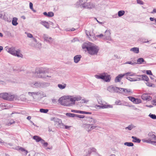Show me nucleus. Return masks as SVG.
<instances>
[{"label": "nucleus", "instance_id": "774afa93", "mask_svg": "<svg viewBox=\"0 0 156 156\" xmlns=\"http://www.w3.org/2000/svg\"><path fill=\"white\" fill-rule=\"evenodd\" d=\"M152 104L154 105H156V99L153 100Z\"/></svg>", "mask_w": 156, "mask_h": 156}, {"label": "nucleus", "instance_id": "39448f33", "mask_svg": "<svg viewBox=\"0 0 156 156\" xmlns=\"http://www.w3.org/2000/svg\"><path fill=\"white\" fill-rule=\"evenodd\" d=\"M148 136L149 137V139L148 140H146L145 142L156 145V136L155 135L152 133H149Z\"/></svg>", "mask_w": 156, "mask_h": 156}, {"label": "nucleus", "instance_id": "412c9836", "mask_svg": "<svg viewBox=\"0 0 156 156\" xmlns=\"http://www.w3.org/2000/svg\"><path fill=\"white\" fill-rule=\"evenodd\" d=\"M30 85L34 87H41V83L38 82H33L30 84Z\"/></svg>", "mask_w": 156, "mask_h": 156}, {"label": "nucleus", "instance_id": "79ce46f5", "mask_svg": "<svg viewBox=\"0 0 156 156\" xmlns=\"http://www.w3.org/2000/svg\"><path fill=\"white\" fill-rule=\"evenodd\" d=\"M128 98L131 101H132L134 103H136V100H137V99H136L134 98L131 96L128 97Z\"/></svg>", "mask_w": 156, "mask_h": 156}, {"label": "nucleus", "instance_id": "69168bd1", "mask_svg": "<svg viewBox=\"0 0 156 156\" xmlns=\"http://www.w3.org/2000/svg\"><path fill=\"white\" fill-rule=\"evenodd\" d=\"M104 36V35L102 34H101L99 35H97L96 36V37H98L99 38H101Z\"/></svg>", "mask_w": 156, "mask_h": 156}, {"label": "nucleus", "instance_id": "864d4df0", "mask_svg": "<svg viewBox=\"0 0 156 156\" xmlns=\"http://www.w3.org/2000/svg\"><path fill=\"white\" fill-rule=\"evenodd\" d=\"M54 15V14L53 12H49L48 13V17H51L53 16Z\"/></svg>", "mask_w": 156, "mask_h": 156}, {"label": "nucleus", "instance_id": "dca6fc26", "mask_svg": "<svg viewBox=\"0 0 156 156\" xmlns=\"http://www.w3.org/2000/svg\"><path fill=\"white\" fill-rule=\"evenodd\" d=\"M141 98L144 100L149 101L151 100L152 98L147 94H144L141 96Z\"/></svg>", "mask_w": 156, "mask_h": 156}, {"label": "nucleus", "instance_id": "a878e982", "mask_svg": "<svg viewBox=\"0 0 156 156\" xmlns=\"http://www.w3.org/2000/svg\"><path fill=\"white\" fill-rule=\"evenodd\" d=\"M87 8L91 9L95 7V5L92 3L89 2L87 3L86 5Z\"/></svg>", "mask_w": 156, "mask_h": 156}, {"label": "nucleus", "instance_id": "c03bdc74", "mask_svg": "<svg viewBox=\"0 0 156 156\" xmlns=\"http://www.w3.org/2000/svg\"><path fill=\"white\" fill-rule=\"evenodd\" d=\"M135 74H136L135 73H132L131 72H128L124 74L125 75V76H135Z\"/></svg>", "mask_w": 156, "mask_h": 156}, {"label": "nucleus", "instance_id": "58836bf2", "mask_svg": "<svg viewBox=\"0 0 156 156\" xmlns=\"http://www.w3.org/2000/svg\"><path fill=\"white\" fill-rule=\"evenodd\" d=\"M91 130L94 129L98 130L100 129L101 128V127L99 126L94 125V124H93L92 125H91Z\"/></svg>", "mask_w": 156, "mask_h": 156}, {"label": "nucleus", "instance_id": "7ed1b4c3", "mask_svg": "<svg viewBox=\"0 0 156 156\" xmlns=\"http://www.w3.org/2000/svg\"><path fill=\"white\" fill-rule=\"evenodd\" d=\"M5 49L8 53L13 56L19 58L23 57V55L21 53V51L19 49H16L14 47H10L8 46L5 47Z\"/></svg>", "mask_w": 156, "mask_h": 156}, {"label": "nucleus", "instance_id": "09e8293b", "mask_svg": "<svg viewBox=\"0 0 156 156\" xmlns=\"http://www.w3.org/2000/svg\"><path fill=\"white\" fill-rule=\"evenodd\" d=\"M25 33L27 35V37H28L30 38H32V41H33V38H34V37H33V36L30 33H28L27 32H25Z\"/></svg>", "mask_w": 156, "mask_h": 156}, {"label": "nucleus", "instance_id": "338daca9", "mask_svg": "<svg viewBox=\"0 0 156 156\" xmlns=\"http://www.w3.org/2000/svg\"><path fill=\"white\" fill-rule=\"evenodd\" d=\"M29 5H30V8L31 9H33V4L31 2H30V3Z\"/></svg>", "mask_w": 156, "mask_h": 156}, {"label": "nucleus", "instance_id": "a18cd8bd", "mask_svg": "<svg viewBox=\"0 0 156 156\" xmlns=\"http://www.w3.org/2000/svg\"><path fill=\"white\" fill-rule=\"evenodd\" d=\"M124 144L128 147H132L134 145L133 143L132 142H125L124 143Z\"/></svg>", "mask_w": 156, "mask_h": 156}, {"label": "nucleus", "instance_id": "a211bd4d", "mask_svg": "<svg viewBox=\"0 0 156 156\" xmlns=\"http://www.w3.org/2000/svg\"><path fill=\"white\" fill-rule=\"evenodd\" d=\"M83 127L88 132L91 131V125L89 124H84L82 125Z\"/></svg>", "mask_w": 156, "mask_h": 156}, {"label": "nucleus", "instance_id": "2f4dec72", "mask_svg": "<svg viewBox=\"0 0 156 156\" xmlns=\"http://www.w3.org/2000/svg\"><path fill=\"white\" fill-rule=\"evenodd\" d=\"M66 83H63L62 84H58V88L60 89H65L66 87Z\"/></svg>", "mask_w": 156, "mask_h": 156}, {"label": "nucleus", "instance_id": "de8ad7c7", "mask_svg": "<svg viewBox=\"0 0 156 156\" xmlns=\"http://www.w3.org/2000/svg\"><path fill=\"white\" fill-rule=\"evenodd\" d=\"M15 123V122L13 119H11L10 120L9 122L6 124V125L9 126L12 124H14Z\"/></svg>", "mask_w": 156, "mask_h": 156}, {"label": "nucleus", "instance_id": "393cba45", "mask_svg": "<svg viewBox=\"0 0 156 156\" xmlns=\"http://www.w3.org/2000/svg\"><path fill=\"white\" fill-rule=\"evenodd\" d=\"M86 33L87 36L92 41H95L96 40V36H95L94 34H89L88 35L87 33Z\"/></svg>", "mask_w": 156, "mask_h": 156}, {"label": "nucleus", "instance_id": "5fc2aeb1", "mask_svg": "<svg viewBox=\"0 0 156 156\" xmlns=\"http://www.w3.org/2000/svg\"><path fill=\"white\" fill-rule=\"evenodd\" d=\"M0 107L2 109H5L6 106L5 103H2L0 105Z\"/></svg>", "mask_w": 156, "mask_h": 156}, {"label": "nucleus", "instance_id": "2eb2a0df", "mask_svg": "<svg viewBox=\"0 0 156 156\" xmlns=\"http://www.w3.org/2000/svg\"><path fill=\"white\" fill-rule=\"evenodd\" d=\"M86 120L89 123V124L91 125H92L93 124H95L97 122L96 119L91 117L87 118Z\"/></svg>", "mask_w": 156, "mask_h": 156}, {"label": "nucleus", "instance_id": "72a5a7b5", "mask_svg": "<svg viewBox=\"0 0 156 156\" xmlns=\"http://www.w3.org/2000/svg\"><path fill=\"white\" fill-rule=\"evenodd\" d=\"M50 85V83L46 82H43L41 83V87L43 88L49 86Z\"/></svg>", "mask_w": 156, "mask_h": 156}, {"label": "nucleus", "instance_id": "c9c22d12", "mask_svg": "<svg viewBox=\"0 0 156 156\" xmlns=\"http://www.w3.org/2000/svg\"><path fill=\"white\" fill-rule=\"evenodd\" d=\"M132 138L133 139L132 141L135 143H139L140 142L141 140L134 136H132Z\"/></svg>", "mask_w": 156, "mask_h": 156}, {"label": "nucleus", "instance_id": "3c124183", "mask_svg": "<svg viewBox=\"0 0 156 156\" xmlns=\"http://www.w3.org/2000/svg\"><path fill=\"white\" fill-rule=\"evenodd\" d=\"M79 113L80 114H91V113L89 112H86L83 111H80L79 112Z\"/></svg>", "mask_w": 156, "mask_h": 156}, {"label": "nucleus", "instance_id": "9b49d317", "mask_svg": "<svg viewBox=\"0 0 156 156\" xmlns=\"http://www.w3.org/2000/svg\"><path fill=\"white\" fill-rule=\"evenodd\" d=\"M87 2V0H79L76 3V5L82 6L83 7L86 8Z\"/></svg>", "mask_w": 156, "mask_h": 156}, {"label": "nucleus", "instance_id": "cd10ccee", "mask_svg": "<svg viewBox=\"0 0 156 156\" xmlns=\"http://www.w3.org/2000/svg\"><path fill=\"white\" fill-rule=\"evenodd\" d=\"M140 80H144L147 81L149 80L148 77L145 75H140Z\"/></svg>", "mask_w": 156, "mask_h": 156}, {"label": "nucleus", "instance_id": "49530a36", "mask_svg": "<svg viewBox=\"0 0 156 156\" xmlns=\"http://www.w3.org/2000/svg\"><path fill=\"white\" fill-rule=\"evenodd\" d=\"M18 150H20L22 152H24L26 155L28 153V151L27 150L25 149L24 148H23L21 147L19 148L18 149Z\"/></svg>", "mask_w": 156, "mask_h": 156}, {"label": "nucleus", "instance_id": "f03ea898", "mask_svg": "<svg viewBox=\"0 0 156 156\" xmlns=\"http://www.w3.org/2000/svg\"><path fill=\"white\" fill-rule=\"evenodd\" d=\"M51 69L47 68H40L36 70L35 75L37 78L42 79H46L47 77L51 78V75H46V73H51Z\"/></svg>", "mask_w": 156, "mask_h": 156}, {"label": "nucleus", "instance_id": "4468645a", "mask_svg": "<svg viewBox=\"0 0 156 156\" xmlns=\"http://www.w3.org/2000/svg\"><path fill=\"white\" fill-rule=\"evenodd\" d=\"M117 87H114L112 85H111L109 86L107 88V90L111 93H116Z\"/></svg>", "mask_w": 156, "mask_h": 156}, {"label": "nucleus", "instance_id": "1a4fd4ad", "mask_svg": "<svg viewBox=\"0 0 156 156\" xmlns=\"http://www.w3.org/2000/svg\"><path fill=\"white\" fill-rule=\"evenodd\" d=\"M31 45L36 48L40 49L41 48V44L37 42V40L35 38H33V41H31L30 44Z\"/></svg>", "mask_w": 156, "mask_h": 156}, {"label": "nucleus", "instance_id": "4be33fe9", "mask_svg": "<svg viewBox=\"0 0 156 156\" xmlns=\"http://www.w3.org/2000/svg\"><path fill=\"white\" fill-rule=\"evenodd\" d=\"M105 76L104 79L103 80L106 82H109L111 80V77L110 76L108 75L107 73H105Z\"/></svg>", "mask_w": 156, "mask_h": 156}, {"label": "nucleus", "instance_id": "7c9ffc66", "mask_svg": "<svg viewBox=\"0 0 156 156\" xmlns=\"http://www.w3.org/2000/svg\"><path fill=\"white\" fill-rule=\"evenodd\" d=\"M133 76L134 77L133 78H132V81H135L140 80V75H136L135 74V75Z\"/></svg>", "mask_w": 156, "mask_h": 156}, {"label": "nucleus", "instance_id": "9d476101", "mask_svg": "<svg viewBox=\"0 0 156 156\" xmlns=\"http://www.w3.org/2000/svg\"><path fill=\"white\" fill-rule=\"evenodd\" d=\"M111 34L110 30H106L105 32V34L104 35V39L105 40L112 41Z\"/></svg>", "mask_w": 156, "mask_h": 156}, {"label": "nucleus", "instance_id": "4c0bfd02", "mask_svg": "<svg viewBox=\"0 0 156 156\" xmlns=\"http://www.w3.org/2000/svg\"><path fill=\"white\" fill-rule=\"evenodd\" d=\"M18 19L16 17H14L13 18L12 21V25L14 26H16L18 24V23L17 22V20Z\"/></svg>", "mask_w": 156, "mask_h": 156}, {"label": "nucleus", "instance_id": "b1692460", "mask_svg": "<svg viewBox=\"0 0 156 156\" xmlns=\"http://www.w3.org/2000/svg\"><path fill=\"white\" fill-rule=\"evenodd\" d=\"M105 73H103L100 74L99 75H95L94 76L95 77L98 79H101L103 80L104 79L105 76Z\"/></svg>", "mask_w": 156, "mask_h": 156}, {"label": "nucleus", "instance_id": "bb28decb", "mask_svg": "<svg viewBox=\"0 0 156 156\" xmlns=\"http://www.w3.org/2000/svg\"><path fill=\"white\" fill-rule=\"evenodd\" d=\"M40 23L47 29L49 28V23L45 21H41Z\"/></svg>", "mask_w": 156, "mask_h": 156}, {"label": "nucleus", "instance_id": "13d9d810", "mask_svg": "<svg viewBox=\"0 0 156 156\" xmlns=\"http://www.w3.org/2000/svg\"><path fill=\"white\" fill-rule=\"evenodd\" d=\"M133 128V126L132 125L129 126L127 127H126V129H128L129 130H131Z\"/></svg>", "mask_w": 156, "mask_h": 156}, {"label": "nucleus", "instance_id": "ddd939ff", "mask_svg": "<svg viewBox=\"0 0 156 156\" xmlns=\"http://www.w3.org/2000/svg\"><path fill=\"white\" fill-rule=\"evenodd\" d=\"M131 92V91L130 89H127L118 87L116 93L127 94Z\"/></svg>", "mask_w": 156, "mask_h": 156}, {"label": "nucleus", "instance_id": "6ab92c4d", "mask_svg": "<svg viewBox=\"0 0 156 156\" xmlns=\"http://www.w3.org/2000/svg\"><path fill=\"white\" fill-rule=\"evenodd\" d=\"M125 76V75L123 74H120L118 75L115 79V83L119 82L121 80L122 78Z\"/></svg>", "mask_w": 156, "mask_h": 156}, {"label": "nucleus", "instance_id": "20e7f679", "mask_svg": "<svg viewBox=\"0 0 156 156\" xmlns=\"http://www.w3.org/2000/svg\"><path fill=\"white\" fill-rule=\"evenodd\" d=\"M68 97V95L64 96L61 97L58 100L59 103L61 105L65 106H71L72 103L70 101L69 98H69Z\"/></svg>", "mask_w": 156, "mask_h": 156}, {"label": "nucleus", "instance_id": "f704fd0d", "mask_svg": "<svg viewBox=\"0 0 156 156\" xmlns=\"http://www.w3.org/2000/svg\"><path fill=\"white\" fill-rule=\"evenodd\" d=\"M130 51L133 52L136 54H137L139 52V49L138 48L134 47L131 48Z\"/></svg>", "mask_w": 156, "mask_h": 156}, {"label": "nucleus", "instance_id": "e2e57ef3", "mask_svg": "<svg viewBox=\"0 0 156 156\" xmlns=\"http://www.w3.org/2000/svg\"><path fill=\"white\" fill-rule=\"evenodd\" d=\"M137 3L140 5H143L144 3L143 2L140 0H137Z\"/></svg>", "mask_w": 156, "mask_h": 156}, {"label": "nucleus", "instance_id": "6e6d98bb", "mask_svg": "<svg viewBox=\"0 0 156 156\" xmlns=\"http://www.w3.org/2000/svg\"><path fill=\"white\" fill-rule=\"evenodd\" d=\"M149 116L152 119H156V115L154 114H150Z\"/></svg>", "mask_w": 156, "mask_h": 156}, {"label": "nucleus", "instance_id": "603ef678", "mask_svg": "<svg viewBox=\"0 0 156 156\" xmlns=\"http://www.w3.org/2000/svg\"><path fill=\"white\" fill-rule=\"evenodd\" d=\"M136 64V63H132L131 61H128L124 63V64H129L133 66H135Z\"/></svg>", "mask_w": 156, "mask_h": 156}, {"label": "nucleus", "instance_id": "5701e85b", "mask_svg": "<svg viewBox=\"0 0 156 156\" xmlns=\"http://www.w3.org/2000/svg\"><path fill=\"white\" fill-rule=\"evenodd\" d=\"M41 94V93L40 92H28V95L30 96H32L33 97L37 96H38Z\"/></svg>", "mask_w": 156, "mask_h": 156}, {"label": "nucleus", "instance_id": "a19ab883", "mask_svg": "<svg viewBox=\"0 0 156 156\" xmlns=\"http://www.w3.org/2000/svg\"><path fill=\"white\" fill-rule=\"evenodd\" d=\"M125 13L124 10H120L118 12V15L119 16L121 17Z\"/></svg>", "mask_w": 156, "mask_h": 156}, {"label": "nucleus", "instance_id": "0e129e2a", "mask_svg": "<svg viewBox=\"0 0 156 156\" xmlns=\"http://www.w3.org/2000/svg\"><path fill=\"white\" fill-rule=\"evenodd\" d=\"M146 73L147 74L151 75V76L152 75V72L151 70H148L147 71Z\"/></svg>", "mask_w": 156, "mask_h": 156}, {"label": "nucleus", "instance_id": "f8f14e48", "mask_svg": "<svg viewBox=\"0 0 156 156\" xmlns=\"http://www.w3.org/2000/svg\"><path fill=\"white\" fill-rule=\"evenodd\" d=\"M43 38H44V41L49 44H51L53 41V39L51 37H50L46 34H44L43 36Z\"/></svg>", "mask_w": 156, "mask_h": 156}, {"label": "nucleus", "instance_id": "c756f323", "mask_svg": "<svg viewBox=\"0 0 156 156\" xmlns=\"http://www.w3.org/2000/svg\"><path fill=\"white\" fill-rule=\"evenodd\" d=\"M8 93H3L0 94V97L2 98L3 99L6 100L7 98V95Z\"/></svg>", "mask_w": 156, "mask_h": 156}, {"label": "nucleus", "instance_id": "aec40b11", "mask_svg": "<svg viewBox=\"0 0 156 156\" xmlns=\"http://www.w3.org/2000/svg\"><path fill=\"white\" fill-rule=\"evenodd\" d=\"M82 56L81 55H75L73 58L74 62L76 63H78L80 60Z\"/></svg>", "mask_w": 156, "mask_h": 156}, {"label": "nucleus", "instance_id": "e433bc0d", "mask_svg": "<svg viewBox=\"0 0 156 156\" xmlns=\"http://www.w3.org/2000/svg\"><path fill=\"white\" fill-rule=\"evenodd\" d=\"M33 139L35 140L36 142H38L41 140V138L37 136H34L33 137Z\"/></svg>", "mask_w": 156, "mask_h": 156}, {"label": "nucleus", "instance_id": "0eeeda50", "mask_svg": "<svg viewBox=\"0 0 156 156\" xmlns=\"http://www.w3.org/2000/svg\"><path fill=\"white\" fill-rule=\"evenodd\" d=\"M7 97L6 100L9 101H12L14 100H21V98L20 97L16 95L12 94V93H8Z\"/></svg>", "mask_w": 156, "mask_h": 156}, {"label": "nucleus", "instance_id": "ea45409f", "mask_svg": "<svg viewBox=\"0 0 156 156\" xmlns=\"http://www.w3.org/2000/svg\"><path fill=\"white\" fill-rule=\"evenodd\" d=\"M144 59L142 58H139L137 60V63L138 64H141L143 62H144Z\"/></svg>", "mask_w": 156, "mask_h": 156}, {"label": "nucleus", "instance_id": "052dcab7", "mask_svg": "<svg viewBox=\"0 0 156 156\" xmlns=\"http://www.w3.org/2000/svg\"><path fill=\"white\" fill-rule=\"evenodd\" d=\"M115 103L116 105H122V104L121 103L120 101V100H119L116 101L115 102Z\"/></svg>", "mask_w": 156, "mask_h": 156}, {"label": "nucleus", "instance_id": "bf43d9fd", "mask_svg": "<svg viewBox=\"0 0 156 156\" xmlns=\"http://www.w3.org/2000/svg\"><path fill=\"white\" fill-rule=\"evenodd\" d=\"M76 117L79 118H83L84 117V116L83 115H81L76 114Z\"/></svg>", "mask_w": 156, "mask_h": 156}, {"label": "nucleus", "instance_id": "423d86ee", "mask_svg": "<svg viewBox=\"0 0 156 156\" xmlns=\"http://www.w3.org/2000/svg\"><path fill=\"white\" fill-rule=\"evenodd\" d=\"M68 98H69L70 101L72 102L73 104H75L76 101L80 100L82 97L80 95H68Z\"/></svg>", "mask_w": 156, "mask_h": 156}, {"label": "nucleus", "instance_id": "680f3d73", "mask_svg": "<svg viewBox=\"0 0 156 156\" xmlns=\"http://www.w3.org/2000/svg\"><path fill=\"white\" fill-rule=\"evenodd\" d=\"M98 103L101 105H107L106 104H104L103 102L101 100H98Z\"/></svg>", "mask_w": 156, "mask_h": 156}, {"label": "nucleus", "instance_id": "c85d7f7f", "mask_svg": "<svg viewBox=\"0 0 156 156\" xmlns=\"http://www.w3.org/2000/svg\"><path fill=\"white\" fill-rule=\"evenodd\" d=\"M96 149L94 147H91L89 148L87 150V154H90L92 152H96Z\"/></svg>", "mask_w": 156, "mask_h": 156}, {"label": "nucleus", "instance_id": "4d7b16f0", "mask_svg": "<svg viewBox=\"0 0 156 156\" xmlns=\"http://www.w3.org/2000/svg\"><path fill=\"white\" fill-rule=\"evenodd\" d=\"M89 101V100H85V99H83L80 101L81 103H86Z\"/></svg>", "mask_w": 156, "mask_h": 156}, {"label": "nucleus", "instance_id": "37998d69", "mask_svg": "<svg viewBox=\"0 0 156 156\" xmlns=\"http://www.w3.org/2000/svg\"><path fill=\"white\" fill-rule=\"evenodd\" d=\"M76 114L70 113H67L66 114V115L67 116L70 117H76Z\"/></svg>", "mask_w": 156, "mask_h": 156}, {"label": "nucleus", "instance_id": "8fccbe9b", "mask_svg": "<svg viewBox=\"0 0 156 156\" xmlns=\"http://www.w3.org/2000/svg\"><path fill=\"white\" fill-rule=\"evenodd\" d=\"M48 109H44L41 108L40 109V111L41 113H47L48 112Z\"/></svg>", "mask_w": 156, "mask_h": 156}, {"label": "nucleus", "instance_id": "f3484780", "mask_svg": "<svg viewBox=\"0 0 156 156\" xmlns=\"http://www.w3.org/2000/svg\"><path fill=\"white\" fill-rule=\"evenodd\" d=\"M95 107L96 108H112L113 106L112 105H95Z\"/></svg>", "mask_w": 156, "mask_h": 156}, {"label": "nucleus", "instance_id": "f257e3e1", "mask_svg": "<svg viewBox=\"0 0 156 156\" xmlns=\"http://www.w3.org/2000/svg\"><path fill=\"white\" fill-rule=\"evenodd\" d=\"M83 49H86L88 53L92 55H97L99 48L97 45L89 42L85 43L82 45Z\"/></svg>", "mask_w": 156, "mask_h": 156}, {"label": "nucleus", "instance_id": "6e6552de", "mask_svg": "<svg viewBox=\"0 0 156 156\" xmlns=\"http://www.w3.org/2000/svg\"><path fill=\"white\" fill-rule=\"evenodd\" d=\"M51 120H53L55 123V124L56 125L57 128H63L64 125L62 123L61 119L57 118H52Z\"/></svg>", "mask_w": 156, "mask_h": 156}, {"label": "nucleus", "instance_id": "473e14b6", "mask_svg": "<svg viewBox=\"0 0 156 156\" xmlns=\"http://www.w3.org/2000/svg\"><path fill=\"white\" fill-rule=\"evenodd\" d=\"M3 135L6 137L11 138L12 136L13 135L10 133L8 132H5L3 133Z\"/></svg>", "mask_w": 156, "mask_h": 156}]
</instances>
